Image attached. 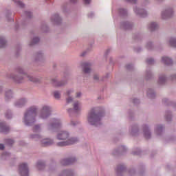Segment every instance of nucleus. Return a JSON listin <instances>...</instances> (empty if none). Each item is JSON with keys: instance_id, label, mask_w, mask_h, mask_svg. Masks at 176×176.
Returning a JSON list of instances; mask_svg holds the SVG:
<instances>
[{"instance_id": "f257e3e1", "label": "nucleus", "mask_w": 176, "mask_h": 176, "mask_svg": "<svg viewBox=\"0 0 176 176\" xmlns=\"http://www.w3.org/2000/svg\"><path fill=\"white\" fill-rule=\"evenodd\" d=\"M101 116V113L98 112V108L92 109L88 114V122L92 126H98Z\"/></svg>"}, {"instance_id": "f03ea898", "label": "nucleus", "mask_w": 176, "mask_h": 176, "mask_svg": "<svg viewBox=\"0 0 176 176\" xmlns=\"http://www.w3.org/2000/svg\"><path fill=\"white\" fill-rule=\"evenodd\" d=\"M35 116H36V107H32L25 113V124L32 126L35 122Z\"/></svg>"}, {"instance_id": "7ed1b4c3", "label": "nucleus", "mask_w": 176, "mask_h": 176, "mask_svg": "<svg viewBox=\"0 0 176 176\" xmlns=\"http://www.w3.org/2000/svg\"><path fill=\"white\" fill-rule=\"evenodd\" d=\"M50 107L47 106H44L41 112L40 117L41 118V119H46V118L50 116Z\"/></svg>"}, {"instance_id": "20e7f679", "label": "nucleus", "mask_w": 176, "mask_h": 176, "mask_svg": "<svg viewBox=\"0 0 176 176\" xmlns=\"http://www.w3.org/2000/svg\"><path fill=\"white\" fill-rule=\"evenodd\" d=\"M78 140L76 138H72L66 142H60L57 144L58 146H67V145H72L76 144Z\"/></svg>"}, {"instance_id": "39448f33", "label": "nucleus", "mask_w": 176, "mask_h": 176, "mask_svg": "<svg viewBox=\"0 0 176 176\" xmlns=\"http://www.w3.org/2000/svg\"><path fill=\"white\" fill-rule=\"evenodd\" d=\"M19 170L21 176H28V166L26 164H20Z\"/></svg>"}, {"instance_id": "423d86ee", "label": "nucleus", "mask_w": 176, "mask_h": 176, "mask_svg": "<svg viewBox=\"0 0 176 176\" xmlns=\"http://www.w3.org/2000/svg\"><path fill=\"white\" fill-rule=\"evenodd\" d=\"M60 120L53 119L52 123L49 125V129H58L60 127Z\"/></svg>"}, {"instance_id": "0eeeda50", "label": "nucleus", "mask_w": 176, "mask_h": 176, "mask_svg": "<svg viewBox=\"0 0 176 176\" xmlns=\"http://www.w3.org/2000/svg\"><path fill=\"white\" fill-rule=\"evenodd\" d=\"M69 134L67 133V131H60L58 133L57 138L58 140H65L66 138H68Z\"/></svg>"}, {"instance_id": "6e6552de", "label": "nucleus", "mask_w": 176, "mask_h": 176, "mask_svg": "<svg viewBox=\"0 0 176 176\" xmlns=\"http://www.w3.org/2000/svg\"><path fill=\"white\" fill-rule=\"evenodd\" d=\"M75 158H69V159H66V160H63L62 161V164L63 166H68L69 164H72V163H75Z\"/></svg>"}, {"instance_id": "1a4fd4ad", "label": "nucleus", "mask_w": 176, "mask_h": 176, "mask_svg": "<svg viewBox=\"0 0 176 176\" xmlns=\"http://www.w3.org/2000/svg\"><path fill=\"white\" fill-rule=\"evenodd\" d=\"M53 144V140L50 139H44L41 141L42 146H49V145H52Z\"/></svg>"}, {"instance_id": "9d476101", "label": "nucleus", "mask_w": 176, "mask_h": 176, "mask_svg": "<svg viewBox=\"0 0 176 176\" xmlns=\"http://www.w3.org/2000/svg\"><path fill=\"white\" fill-rule=\"evenodd\" d=\"M134 12H136L137 14H140L142 17L146 16V12L144 10L135 8Z\"/></svg>"}, {"instance_id": "9b49d317", "label": "nucleus", "mask_w": 176, "mask_h": 176, "mask_svg": "<svg viewBox=\"0 0 176 176\" xmlns=\"http://www.w3.org/2000/svg\"><path fill=\"white\" fill-rule=\"evenodd\" d=\"M73 107H74V109L76 112H78V111H80V109H82V104L79 102H74Z\"/></svg>"}, {"instance_id": "f8f14e48", "label": "nucleus", "mask_w": 176, "mask_h": 176, "mask_svg": "<svg viewBox=\"0 0 176 176\" xmlns=\"http://www.w3.org/2000/svg\"><path fill=\"white\" fill-rule=\"evenodd\" d=\"M162 63H164V64H166L167 65H170V64H173V60L166 56H164L162 57Z\"/></svg>"}, {"instance_id": "ddd939ff", "label": "nucleus", "mask_w": 176, "mask_h": 176, "mask_svg": "<svg viewBox=\"0 0 176 176\" xmlns=\"http://www.w3.org/2000/svg\"><path fill=\"white\" fill-rule=\"evenodd\" d=\"M83 72L85 74H89L90 69V64L89 63H84L83 65Z\"/></svg>"}, {"instance_id": "4468645a", "label": "nucleus", "mask_w": 176, "mask_h": 176, "mask_svg": "<svg viewBox=\"0 0 176 176\" xmlns=\"http://www.w3.org/2000/svg\"><path fill=\"white\" fill-rule=\"evenodd\" d=\"M9 126H8V125L3 124V123H1V133H9Z\"/></svg>"}, {"instance_id": "2eb2a0df", "label": "nucleus", "mask_w": 176, "mask_h": 176, "mask_svg": "<svg viewBox=\"0 0 176 176\" xmlns=\"http://www.w3.org/2000/svg\"><path fill=\"white\" fill-rule=\"evenodd\" d=\"M171 13H173V11L167 10L165 12H162V16L163 19H166V17H170V16H171Z\"/></svg>"}, {"instance_id": "dca6fc26", "label": "nucleus", "mask_w": 176, "mask_h": 176, "mask_svg": "<svg viewBox=\"0 0 176 176\" xmlns=\"http://www.w3.org/2000/svg\"><path fill=\"white\" fill-rule=\"evenodd\" d=\"M149 28L151 30V31H155L159 28V25L156 23H151Z\"/></svg>"}, {"instance_id": "f3484780", "label": "nucleus", "mask_w": 176, "mask_h": 176, "mask_svg": "<svg viewBox=\"0 0 176 176\" xmlns=\"http://www.w3.org/2000/svg\"><path fill=\"white\" fill-rule=\"evenodd\" d=\"M25 104V99H21L19 102L16 103V107H22Z\"/></svg>"}, {"instance_id": "a211bd4d", "label": "nucleus", "mask_w": 176, "mask_h": 176, "mask_svg": "<svg viewBox=\"0 0 176 176\" xmlns=\"http://www.w3.org/2000/svg\"><path fill=\"white\" fill-rule=\"evenodd\" d=\"M60 20L61 19L60 18L58 14L54 15L52 19V21H55L56 23H57V21H60Z\"/></svg>"}, {"instance_id": "6ab92c4d", "label": "nucleus", "mask_w": 176, "mask_h": 176, "mask_svg": "<svg viewBox=\"0 0 176 176\" xmlns=\"http://www.w3.org/2000/svg\"><path fill=\"white\" fill-rule=\"evenodd\" d=\"M144 133L145 138H151V133H149V131L147 128L144 129Z\"/></svg>"}, {"instance_id": "aec40b11", "label": "nucleus", "mask_w": 176, "mask_h": 176, "mask_svg": "<svg viewBox=\"0 0 176 176\" xmlns=\"http://www.w3.org/2000/svg\"><path fill=\"white\" fill-rule=\"evenodd\" d=\"M52 83L54 85H55L56 87L63 86L65 84V83H61V82L57 81V80H56V79L52 80Z\"/></svg>"}, {"instance_id": "412c9836", "label": "nucleus", "mask_w": 176, "mask_h": 176, "mask_svg": "<svg viewBox=\"0 0 176 176\" xmlns=\"http://www.w3.org/2000/svg\"><path fill=\"white\" fill-rule=\"evenodd\" d=\"M169 43L170 45V46H172L173 47H176V40L175 38H170Z\"/></svg>"}, {"instance_id": "4be33fe9", "label": "nucleus", "mask_w": 176, "mask_h": 176, "mask_svg": "<svg viewBox=\"0 0 176 176\" xmlns=\"http://www.w3.org/2000/svg\"><path fill=\"white\" fill-rule=\"evenodd\" d=\"M6 46V40L3 37L1 38V47H5Z\"/></svg>"}, {"instance_id": "5701e85b", "label": "nucleus", "mask_w": 176, "mask_h": 176, "mask_svg": "<svg viewBox=\"0 0 176 176\" xmlns=\"http://www.w3.org/2000/svg\"><path fill=\"white\" fill-rule=\"evenodd\" d=\"M24 78H28L29 79V80H30V82H36V78H35L31 76L25 75Z\"/></svg>"}, {"instance_id": "b1692460", "label": "nucleus", "mask_w": 176, "mask_h": 176, "mask_svg": "<svg viewBox=\"0 0 176 176\" xmlns=\"http://www.w3.org/2000/svg\"><path fill=\"white\" fill-rule=\"evenodd\" d=\"M12 91H8L6 93V98H10L12 97Z\"/></svg>"}, {"instance_id": "393cba45", "label": "nucleus", "mask_w": 176, "mask_h": 176, "mask_svg": "<svg viewBox=\"0 0 176 176\" xmlns=\"http://www.w3.org/2000/svg\"><path fill=\"white\" fill-rule=\"evenodd\" d=\"M37 167H38V168H41V167L43 168V167H45V164L42 161H39L37 163Z\"/></svg>"}, {"instance_id": "a878e982", "label": "nucleus", "mask_w": 176, "mask_h": 176, "mask_svg": "<svg viewBox=\"0 0 176 176\" xmlns=\"http://www.w3.org/2000/svg\"><path fill=\"white\" fill-rule=\"evenodd\" d=\"M32 42L33 43H31L30 46H32V45H35V43H38V42H39V38L35 37L34 38H33Z\"/></svg>"}, {"instance_id": "bb28decb", "label": "nucleus", "mask_w": 176, "mask_h": 176, "mask_svg": "<svg viewBox=\"0 0 176 176\" xmlns=\"http://www.w3.org/2000/svg\"><path fill=\"white\" fill-rule=\"evenodd\" d=\"M13 79L16 82V83H21V79L19 78L17 76L13 77Z\"/></svg>"}, {"instance_id": "cd10ccee", "label": "nucleus", "mask_w": 176, "mask_h": 176, "mask_svg": "<svg viewBox=\"0 0 176 176\" xmlns=\"http://www.w3.org/2000/svg\"><path fill=\"white\" fill-rule=\"evenodd\" d=\"M6 143H7L8 145H12V144H14V142L13 141V140L7 139V140H6Z\"/></svg>"}, {"instance_id": "c85d7f7f", "label": "nucleus", "mask_w": 176, "mask_h": 176, "mask_svg": "<svg viewBox=\"0 0 176 176\" xmlns=\"http://www.w3.org/2000/svg\"><path fill=\"white\" fill-rule=\"evenodd\" d=\"M54 96L55 97V98H60V93L58 91H55L54 93Z\"/></svg>"}, {"instance_id": "c756f323", "label": "nucleus", "mask_w": 176, "mask_h": 176, "mask_svg": "<svg viewBox=\"0 0 176 176\" xmlns=\"http://www.w3.org/2000/svg\"><path fill=\"white\" fill-rule=\"evenodd\" d=\"M34 133H36V131H39L41 130V127L38 126V125H36L34 127Z\"/></svg>"}, {"instance_id": "7c9ffc66", "label": "nucleus", "mask_w": 176, "mask_h": 176, "mask_svg": "<svg viewBox=\"0 0 176 176\" xmlns=\"http://www.w3.org/2000/svg\"><path fill=\"white\" fill-rule=\"evenodd\" d=\"M16 3L18 6H19L20 8L24 7V4L23 3V2L20 1H16Z\"/></svg>"}, {"instance_id": "2f4dec72", "label": "nucleus", "mask_w": 176, "mask_h": 176, "mask_svg": "<svg viewBox=\"0 0 176 176\" xmlns=\"http://www.w3.org/2000/svg\"><path fill=\"white\" fill-rule=\"evenodd\" d=\"M146 63L147 64H153V60L152 58L147 59Z\"/></svg>"}, {"instance_id": "473e14b6", "label": "nucleus", "mask_w": 176, "mask_h": 176, "mask_svg": "<svg viewBox=\"0 0 176 176\" xmlns=\"http://www.w3.org/2000/svg\"><path fill=\"white\" fill-rule=\"evenodd\" d=\"M164 80H166V78L164 76L160 77V82L161 83H163V82H164Z\"/></svg>"}, {"instance_id": "72a5a7b5", "label": "nucleus", "mask_w": 176, "mask_h": 176, "mask_svg": "<svg viewBox=\"0 0 176 176\" xmlns=\"http://www.w3.org/2000/svg\"><path fill=\"white\" fill-rule=\"evenodd\" d=\"M9 153H4L1 155V159H3V157H5V156H9Z\"/></svg>"}, {"instance_id": "f704fd0d", "label": "nucleus", "mask_w": 176, "mask_h": 176, "mask_svg": "<svg viewBox=\"0 0 176 176\" xmlns=\"http://www.w3.org/2000/svg\"><path fill=\"white\" fill-rule=\"evenodd\" d=\"M84 3H85V5H89V3H90V2H91V0H83Z\"/></svg>"}, {"instance_id": "c9c22d12", "label": "nucleus", "mask_w": 176, "mask_h": 176, "mask_svg": "<svg viewBox=\"0 0 176 176\" xmlns=\"http://www.w3.org/2000/svg\"><path fill=\"white\" fill-rule=\"evenodd\" d=\"M69 102H72V98H71V97H69V98L67 99V104H69Z\"/></svg>"}, {"instance_id": "e433bc0d", "label": "nucleus", "mask_w": 176, "mask_h": 176, "mask_svg": "<svg viewBox=\"0 0 176 176\" xmlns=\"http://www.w3.org/2000/svg\"><path fill=\"white\" fill-rule=\"evenodd\" d=\"M157 130L158 131H162V130H163V127L162 126H157Z\"/></svg>"}, {"instance_id": "4c0bfd02", "label": "nucleus", "mask_w": 176, "mask_h": 176, "mask_svg": "<svg viewBox=\"0 0 176 176\" xmlns=\"http://www.w3.org/2000/svg\"><path fill=\"white\" fill-rule=\"evenodd\" d=\"M94 80H98V76L95 75V76H94Z\"/></svg>"}, {"instance_id": "58836bf2", "label": "nucleus", "mask_w": 176, "mask_h": 176, "mask_svg": "<svg viewBox=\"0 0 176 176\" xmlns=\"http://www.w3.org/2000/svg\"><path fill=\"white\" fill-rule=\"evenodd\" d=\"M32 138H41V136H39L38 135H35L32 137Z\"/></svg>"}, {"instance_id": "ea45409f", "label": "nucleus", "mask_w": 176, "mask_h": 176, "mask_svg": "<svg viewBox=\"0 0 176 176\" xmlns=\"http://www.w3.org/2000/svg\"><path fill=\"white\" fill-rule=\"evenodd\" d=\"M128 2H131L132 3H135V0H126Z\"/></svg>"}, {"instance_id": "a19ab883", "label": "nucleus", "mask_w": 176, "mask_h": 176, "mask_svg": "<svg viewBox=\"0 0 176 176\" xmlns=\"http://www.w3.org/2000/svg\"><path fill=\"white\" fill-rule=\"evenodd\" d=\"M3 149H5V146H3V144H1V150L3 151Z\"/></svg>"}, {"instance_id": "79ce46f5", "label": "nucleus", "mask_w": 176, "mask_h": 176, "mask_svg": "<svg viewBox=\"0 0 176 176\" xmlns=\"http://www.w3.org/2000/svg\"><path fill=\"white\" fill-rule=\"evenodd\" d=\"M80 95H81L80 92H78V93L76 94V97L77 98L80 97Z\"/></svg>"}, {"instance_id": "37998d69", "label": "nucleus", "mask_w": 176, "mask_h": 176, "mask_svg": "<svg viewBox=\"0 0 176 176\" xmlns=\"http://www.w3.org/2000/svg\"><path fill=\"white\" fill-rule=\"evenodd\" d=\"M71 93H72V91H67V96H69V94H71Z\"/></svg>"}, {"instance_id": "c03bdc74", "label": "nucleus", "mask_w": 176, "mask_h": 176, "mask_svg": "<svg viewBox=\"0 0 176 176\" xmlns=\"http://www.w3.org/2000/svg\"><path fill=\"white\" fill-rule=\"evenodd\" d=\"M122 12H123L124 14H126V11H125L124 10L122 9L121 11H120V12L122 13Z\"/></svg>"}, {"instance_id": "a18cd8bd", "label": "nucleus", "mask_w": 176, "mask_h": 176, "mask_svg": "<svg viewBox=\"0 0 176 176\" xmlns=\"http://www.w3.org/2000/svg\"><path fill=\"white\" fill-rule=\"evenodd\" d=\"M71 124H72V126H75L76 124L74 123V122L72 121V122H71Z\"/></svg>"}, {"instance_id": "49530a36", "label": "nucleus", "mask_w": 176, "mask_h": 176, "mask_svg": "<svg viewBox=\"0 0 176 176\" xmlns=\"http://www.w3.org/2000/svg\"><path fill=\"white\" fill-rule=\"evenodd\" d=\"M135 101H137V102H138V100H137V99H136V100H133V102H135Z\"/></svg>"}, {"instance_id": "de8ad7c7", "label": "nucleus", "mask_w": 176, "mask_h": 176, "mask_svg": "<svg viewBox=\"0 0 176 176\" xmlns=\"http://www.w3.org/2000/svg\"><path fill=\"white\" fill-rule=\"evenodd\" d=\"M72 2H75L76 0H71Z\"/></svg>"}, {"instance_id": "09e8293b", "label": "nucleus", "mask_w": 176, "mask_h": 176, "mask_svg": "<svg viewBox=\"0 0 176 176\" xmlns=\"http://www.w3.org/2000/svg\"><path fill=\"white\" fill-rule=\"evenodd\" d=\"M147 47H149V44H147Z\"/></svg>"}, {"instance_id": "8fccbe9b", "label": "nucleus", "mask_w": 176, "mask_h": 176, "mask_svg": "<svg viewBox=\"0 0 176 176\" xmlns=\"http://www.w3.org/2000/svg\"><path fill=\"white\" fill-rule=\"evenodd\" d=\"M27 13H28L29 14H31V12H27Z\"/></svg>"}, {"instance_id": "3c124183", "label": "nucleus", "mask_w": 176, "mask_h": 176, "mask_svg": "<svg viewBox=\"0 0 176 176\" xmlns=\"http://www.w3.org/2000/svg\"><path fill=\"white\" fill-rule=\"evenodd\" d=\"M70 111H72V109H69V112Z\"/></svg>"}, {"instance_id": "603ef678", "label": "nucleus", "mask_w": 176, "mask_h": 176, "mask_svg": "<svg viewBox=\"0 0 176 176\" xmlns=\"http://www.w3.org/2000/svg\"><path fill=\"white\" fill-rule=\"evenodd\" d=\"M6 118H9V117L8 116H6Z\"/></svg>"}, {"instance_id": "864d4df0", "label": "nucleus", "mask_w": 176, "mask_h": 176, "mask_svg": "<svg viewBox=\"0 0 176 176\" xmlns=\"http://www.w3.org/2000/svg\"><path fill=\"white\" fill-rule=\"evenodd\" d=\"M82 56H85V54H82Z\"/></svg>"}, {"instance_id": "5fc2aeb1", "label": "nucleus", "mask_w": 176, "mask_h": 176, "mask_svg": "<svg viewBox=\"0 0 176 176\" xmlns=\"http://www.w3.org/2000/svg\"><path fill=\"white\" fill-rule=\"evenodd\" d=\"M13 1H16V0H13Z\"/></svg>"}]
</instances>
